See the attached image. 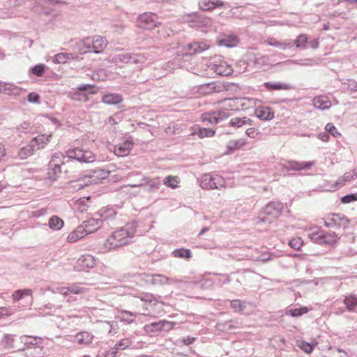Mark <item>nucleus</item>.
Wrapping results in <instances>:
<instances>
[{
  "label": "nucleus",
  "instance_id": "nucleus-1",
  "mask_svg": "<svg viewBox=\"0 0 357 357\" xmlns=\"http://www.w3.org/2000/svg\"><path fill=\"white\" fill-rule=\"evenodd\" d=\"M137 224L131 222L125 226L114 231L104 243V248L106 250L116 249L121 246L128 244L135 235Z\"/></svg>",
  "mask_w": 357,
  "mask_h": 357
},
{
  "label": "nucleus",
  "instance_id": "nucleus-2",
  "mask_svg": "<svg viewBox=\"0 0 357 357\" xmlns=\"http://www.w3.org/2000/svg\"><path fill=\"white\" fill-rule=\"evenodd\" d=\"M107 43L105 38L100 36H93L86 37L77 42L75 46V50L81 54L91 52L99 54L106 48Z\"/></svg>",
  "mask_w": 357,
  "mask_h": 357
},
{
  "label": "nucleus",
  "instance_id": "nucleus-3",
  "mask_svg": "<svg viewBox=\"0 0 357 357\" xmlns=\"http://www.w3.org/2000/svg\"><path fill=\"white\" fill-rule=\"evenodd\" d=\"M136 303H141L143 305L142 310L137 312H130L127 310L121 311V320L126 321L128 324L132 323L137 314L148 315L149 312H147L149 307L152 305L155 304V300L153 296L151 294H145L140 299L135 300Z\"/></svg>",
  "mask_w": 357,
  "mask_h": 357
},
{
  "label": "nucleus",
  "instance_id": "nucleus-4",
  "mask_svg": "<svg viewBox=\"0 0 357 357\" xmlns=\"http://www.w3.org/2000/svg\"><path fill=\"white\" fill-rule=\"evenodd\" d=\"M282 208L281 202H271L263 208L262 214L256 220V224L272 223L281 215Z\"/></svg>",
  "mask_w": 357,
  "mask_h": 357
},
{
  "label": "nucleus",
  "instance_id": "nucleus-5",
  "mask_svg": "<svg viewBox=\"0 0 357 357\" xmlns=\"http://www.w3.org/2000/svg\"><path fill=\"white\" fill-rule=\"evenodd\" d=\"M132 278L134 281L140 286L143 284V282H150L154 285H164L178 282L176 279L168 278L162 274H155L151 276L143 274H136L132 276Z\"/></svg>",
  "mask_w": 357,
  "mask_h": 357
},
{
  "label": "nucleus",
  "instance_id": "nucleus-6",
  "mask_svg": "<svg viewBox=\"0 0 357 357\" xmlns=\"http://www.w3.org/2000/svg\"><path fill=\"white\" fill-rule=\"evenodd\" d=\"M199 185L206 190L221 189L225 187V181L220 175L208 173L202 176Z\"/></svg>",
  "mask_w": 357,
  "mask_h": 357
},
{
  "label": "nucleus",
  "instance_id": "nucleus-7",
  "mask_svg": "<svg viewBox=\"0 0 357 357\" xmlns=\"http://www.w3.org/2000/svg\"><path fill=\"white\" fill-rule=\"evenodd\" d=\"M146 58L143 54H135V53H124L116 54L112 57L111 62L115 65L120 63H135L142 64L144 63Z\"/></svg>",
  "mask_w": 357,
  "mask_h": 357
},
{
  "label": "nucleus",
  "instance_id": "nucleus-8",
  "mask_svg": "<svg viewBox=\"0 0 357 357\" xmlns=\"http://www.w3.org/2000/svg\"><path fill=\"white\" fill-rule=\"evenodd\" d=\"M66 156L70 159H74L86 163L93 162L96 160V156L92 151L79 148L68 150L66 151Z\"/></svg>",
  "mask_w": 357,
  "mask_h": 357
},
{
  "label": "nucleus",
  "instance_id": "nucleus-9",
  "mask_svg": "<svg viewBox=\"0 0 357 357\" xmlns=\"http://www.w3.org/2000/svg\"><path fill=\"white\" fill-rule=\"evenodd\" d=\"M133 176H136L139 177V183H132L128 184L126 186H130L131 188H139L144 184L149 185V191L154 192L156 190L159 189L161 183L159 178L155 179H150L149 178L144 176L139 172H132L129 174V177H132Z\"/></svg>",
  "mask_w": 357,
  "mask_h": 357
},
{
  "label": "nucleus",
  "instance_id": "nucleus-10",
  "mask_svg": "<svg viewBox=\"0 0 357 357\" xmlns=\"http://www.w3.org/2000/svg\"><path fill=\"white\" fill-rule=\"evenodd\" d=\"M310 238L320 245H333L337 239L335 233H328L324 230H317L309 234Z\"/></svg>",
  "mask_w": 357,
  "mask_h": 357
},
{
  "label": "nucleus",
  "instance_id": "nucleus-11",
  "mask_svg": "<svg viewBox=\"0 0 357 357\" xmlns=\"http://www.w3.org/2000/svg\"><path fill=\"white\" fill-rule=\"evenodd\" d=\"M77 91L70 93V98L80 102H86L89 100L86 93L95 94L98 92V88L94 85L86 84L77 86Z\"/></svg>",
  "mask_w": 357,
  "mask_h": 357
},
{
  "label": "nucleus",
  "instance_id": "nucleus-12",
  "mask_svg": "<svg viewBox=\"0 0 357 357\" xmlns=\"http://www.w3.org/2000/svg\"><path fill=\"white\" fill-rule=\"evenodd\" d=\"M137 25L143 29H152L160 23L158 22V17L153 13H144L137 18Z\"/></svg>",
  "mask_w": 357,
  "mask_h": 357
},
{
  "label": "nucleus",
  "instance_id": "nucleus-13",
  "mask_svg": "<svg viewBox=\"0 0 357 357\" xmlns=\"http://www.w3.org/2000/svg\"><path fill=\"white\" fill-rule=\"evenodd\" d=\"M230 115L231 114L228 112V110L224 109L218 111H214L210 113L203 114L202 116V119L203 122H207L211 124H217L228 119L230 116Z\"/></svg>",
  "mask_w": 357,
  "mask_h": 357
},
{
  "label": "nucleus",
  "instance_id": "nucleus-14",
  "mask_svg": "<svg viewBox=\"0 0 357 357\" xmlns=\"http://www.w3.org/2000/svg\"><path fill=\"white\" fill-rule=\"evenodd\" d=\"M324 220L327 227H340L348 222V220L342 213L330 214Z\"/></svg>",
  "mask_w": 357,
  "mask_h": 357
},
{
  "label": "nucleus",
  "instance_id": "nucleus-15",
  "mask_svg": "<svg viewBox=\"0 0 357 357\" xmlns=\"http://www.w3.org/2000/svg\"><path fill=\"white\" fill-rule=\"evenodd\" d=\"M56 291L65 296L70 294H82L87 291V289L81 286L80 283H73L67 287H58Z\"/></svg>",
  "mask_w": 357,
  "mask_h": 357
},
{
  "label": "nucleus",
  "instance_id": "nucleus-16",
  "mask_svg": "<svg viewBox=\"0 0 357 357\" xmlns=\"http://www.w3.org/2000/svg\"><path fill=\"white\" fill-rule=\"evenodd\" d=\"M21 342L24 343L25 348L24 350H29V349L33 348L35 350L40 353L42 350V339L38 337H33L24 335L20 337Z\"/></svg>",
  "mask_w": 357,
  "mask_h": 357
},
{
  "label": "nucleus",
  "instance_id": "nucleus-17",
  "mask_svg": "<svg viewBox=\"0 0 357 357\" xmlns=\"http://www.w3.org/2000/svg\"><path fill=\"white\" fill-rule=\"evenodd\" d=\"M96 261L93 256L90 255H82L78 259L75 268L78 271H85L95 266Z\"/></svg>",
  "mask_w": 357,
  "mask_h": 357
},
{
  "label": "nucleus",
  "instance_id": "nucleus-18",
  "mask_svg": "<svg viewBox=\"0 0 357 357\" xmlns=\"http://www.w3.org/2000/svg\"><path fill=\"white\" fill-rule=\"evenodd\" d=\"M314 165V161L298 162L294 160H289L286 164L283 165V169H285L287 171H300L303 169H308Z\"/></svg>",
  "mask_w": 357,
  "mask_h": 357
},
{
  "label": "nucleus",
  "instance_id": "nucleus-19",
  "mask_svg": "<svg viewBox=\"0 0 357 357\" xmlns=\"http://www.w3.org/2000/svg\"><path fill=\"white\" fill-rule=\"evenodd\" d=\"M103 225L102 219L91 218L83 222L81 227H84L86 234L92 233L100 228Z\"/></svg>",
  "mask_w": 357,
  "mask_h": 357
},
{
  "label": "nucleus",
  "instance_id": "nucleus-20",
  "mask_svg": "<svg viewBox=\"0 0 357 357\" xmlns=\"http://www.w3.org/2000/svg\"><path fill=\"white\" fill-rule=\"evenodd\" d=\"M209 67L214 73L222 76H228L233 72L231 67L226 62H220L218 64L211 63Z\"/></svg>",
  "mask_w": 357,
  "mask_h": 357
},
{
  "label": "nucleus",
  "instance_id": "nucleus-21",
  "mask_svg": "<svg viewBox=\"0 0 357 357\" xmlns=\"http://www.w3.org/2000/svg\"><path fill=\"white\" fill-rule=\"evenodd\" d=\"M199 8L204 11H209L215 8H220L225 6V2L222 0H200L199 1Z\"/></svg>",
  "mask_w": 357,
  "mask_h": 357
},
{
  "label": "nucleus",
  "instance_id": "nucleus-22",
  "mask_svg": "<svg viewBox=\"0 0 357 357\" xmlns=\"http://www.w3.org/2000/svg\"><path fill=\"white\" fill-rule=\"evenodd\" d=\"M133 146V142L131 140H126L123 143L114 147V153L119 157L127 155L130 153Z\"/></svg>",
  "mask_w": 357,
  "mask_h": 357
},
{
  "label": "nucleus",
  "instance_id": "nucleus-23",
  "mask_svg": "<svg viewBox=\"0 0 357 357\" xmlns=\"http://www.w3.org/2000/svg\"><path fill=\"white\" fill-rule=\"evenodd\" d=\"M238 42V37L233 33L223 34L219 39V44L227 47H235Z\"/></svg>",
  "mask_w": 357,
  "mask_h": 357
},
{
  "label": "nucleus",
  "instance_id": "nucleus-24",
  "mask_svg": "<svg viewBox=\"0 0 357 357\" xmlns=\"http://www.w3.org/2000/svg\"><path fill=\"white\" fill-rule=\"evenodd\" d=\"M255 114L258 119L264 121L271 120L274 117V112L268 107H259L256 108Z\"/></svg>",
  "mask_w": 357,
  "mask_h": 357
},
{
  "label": "nucleus",
  "instance_id": "nucleus-25",
  "mask_svg": "<svg viewBox=\"0 0 357 357\" xmlns=\"http://www.w3.org/2000/svg\"><path fill=\"white\" fill-rule=\"evenodd\" d=\"M187 52L185 55L199 53L208 48V46L203 42H195L193 43H188L186 46Z\"/></svg>",
  "mask_w": 357,
  "mask_h": 357
},
{
  "label": "nucleus",
  "instance_id": "nucleus-26",
  "mask_svg": "<svg viewBox=\"0 0 357 357\" xmlns=\"http://www.w3.org/2000/svg\"><path fill=\"white\" fill-rule=\"evenodd\" d=\"M266 42L270 46L278 47L282 50L291 48L293 47L292 44L294 43L293 40L291 39H289L284 41H279L274 38H268Z\"/></svg>",
  "mask_w": 357,
  "mask_h": 357
},
{
  "label": "nucleus",
  "instance_id": "nucleus-27",
  "mask_svg": "<svg viewBox=\"0 0 357 357\" xmlns=\"http://www.w3.org/2000/svg\"><path fill=\"white\" fill-rule=\"evenodd\" d=\"M357 178V168L351 172H346L343 176H340L335 183V189H338L343 186L346 182L356 179Z\"/></svg>",
  "mask_w": 357,
  "mask_h": 357
},
{
  "label": "nucleus",
  "instance_id": "nucleus-28",
  "mask_svg": "<svg viewBox=\"0 0 357 357\" xmlns=\"http://www.w3.org/2000/svg\"><path fill=\"white\" fill-rule=\"evenodd\" d=\"M222 86L215 82H210L202 84L199 86V91L204 94H210L212 93H219L222 91Z\"/></svg>",
  "mask_w": 357,
  "mask_h": 357
},
{
  "label": "nucleus",
  "instance_id": "nucleus-29",
  "mask_svg": "<svg viewBox=\"0 0 357 357\" xmlns=\"http://www.w3.org/2000/svg\"><path fill=\"white\" fill-rule=\"evenodd\" d=\"M253 121L247 116L242 118L235 117L231 118L229 122V126L234 128H241L243 126H252Z\"/></svg>",
  "mask_w": 357,
  "mask_h": 357
},
{
  "label": "nucleus",
  "instance_id": "nucleus-30",
  "mask_svg": "<svg viewBox=\"0 0 357 357\" xmlns=\"http://www.w3.org/2000/svg\"><path fill=\"white\" fill-rule=\"evenodd\" d=\"M51 135H40L34 137L31 141V144L34 145L35 151L43 149L50 142Z\"/></svg>",
  "mask_w": 357,
  "mask_h": 357
},
{
  "label": "nucleus",
  "instance_id": "nucleus-31",
  "mask_svg": "<svg viewBox=\"0 0 357 357\" xmlns=\"http://www.w3.org/2000/svg\"><path fill=\"white\" fill-rule=\"evenodd\" d=\"M123 97L118 93H107L102 96V102L107 105H118L123 101Z\"/></svg>",
  "mask_w": 357,
  "mask_h": 357
},
{
  "label": "nucleus",
  "instance_id": "nucleus-32",
  "mask_svg": "<svg viewBox=\"0 0 357 357\" xmlns=\"http://www.w3.org/2000/svg\"><path fill=\"white\" fill-rule=\"evenodd\" d=\"M313 105L317 109L324 110L331 107V102L326 96H318L313 99Z\"/></svg>",
  "mask_w": 357,
  "mask_h": 357
},
{
  "label": "nucleus",
  "instance_id": "nucleus-33",
  "mask_svg": "<svg viewBox=\"0 0 357 357\" xmlns=\"http://www.w3.org/2000/svg\"><path fill=\"white\" fill-rule=\"evenodd\" d=\"M0 93L7 95L17 96L20 94V89L14 84L9 83H0Z\"/></svg>",
  "mask_w": 357,
  "mask_h": 357
},
{
  "label": "nucleus",
  "instance_id": "nucleus-34",
  "mask_svg": "<svg viewBox=\"0 0 357 357\" xmlns=\"http://www.w3.org/2000/svg\"><path fill=\"white\" fill-rule=\"evenodd\" d=\"M93 338V335L87 331L78 333L75 335L76 341L79 344L87 345L92 342Z\"/></svg>",
  "mask_w": 357,
  "mask_h": 357
},
{
  "label": "nucleus",
  "instance_id": "nucleus-35",
  "mask_svg": "<svg viewBox=\"0 0 357 357\" xmlns=\"http://www.w3.org/2000/svg\"><path fill=\"white\" fill-rule=\"evenodd\" d=\"M264 85L268 91L290 90L292 89L289 84L282 82H264Z\"/></svg>",
  "mask_w": 357,
  "mask_h": 357
},
{
  "label": "nucleus",
  "instance_id": "nucleus-36",
  "mask_svg": "<svg viewBox=\"0 0 357 357\" xmlns=\"http://www.w3.org/2000/svg\"><path fill=\"white\" fill-rule=\"evenodd\" d=\"M86 234L83 227H78L75 230L71 232L67 237L70 243H74L83 238Z\"/></svg>",
  "mask_w": 357,
  "mask_h": 357
},
{
  "label": "nucleus",
  "instance_id": "nucleus-37",
  "mask_svg": "<svg viewBox=\"0 0 357 357\" xmlns=\"http://www.w3.org/2000/svg\"><path fill=\"white\" fill-rule=\"evenodd\" d=\"M192 135H197L200 138L213 137L215 135V130L211 128H200L197 126L193 128Z\"/></svg>",
  "mask_w": 357,
  "mask_h": 357
},
{
  "label": "nucleus",
  "instance_id": "nucleus-38",
  "mask_svg": "<svg viewBox=\"0 0 357 357\" xmlns=\"http://www.w3.org/2000/svg\"><path fill=\"white\" fill-rule=\"evenodd\" d=\"M343 303L348 311H354L357 307V296L353 294L346 296Z\"/></svg>",
  "mask_w": 357,
  "mask_h": 357
},
{
  "label": "nucleus",
  "instance_id": "nucleus-39",
  "mask_svg": "<svg viewBox=\"0 0 357 357\" xmlns=\"http://www.w3.org/2000/svg\"><path fill=\"white\" fill-rule=\"evenodd\" d=\"M35 151H36L34 149V145H33L30 142L29 144L20 149L18 156L20 159L24 160L26 159L29 156L33 154Z\"/></svg>",
  "mask_w": 357,
  "mask_h": 357
},
{
  "label": "nucleus",
  "instance_id": "nucleus-40",
  "mask_svg": "<svg viewBox=\"0 0 357 357\" xmlns=\"http://www.w3.org/2000/svg\"><path fill=\"white\" fill-rule=\"evenodd\" d=\"M92 179H93L95 183H98L102 180L108 177L109 172L105 169H96L93 171L91 173Z\"/></svg>",
  "mask_w": 357,
  "mask_h": 357
},
{
  "label": "nucleus",
  "instance_id": "nucleus-41",
  "mask_svg": "<svg viewBox=\"0 0 357 357\" xmlns=\"http://www.w3.org/2000/svg\"><path fill=\"white\" fill-rule=\"evenodd\" d=\"M0 346L6 349L14 348V335L5 334L0 342Z\"/></svg>",
  "mask_w": 357,
  "mask_h": 357
},
{
  "label": "nucleus",
  "instance_id": "nucleus-42",
  "mask_svg": "<svg viewBox=\"0 0 357 357\" xmlns=\"http://www.w3.org/2000/svg\"><path fill=\"white\" fill-rule=\"evenodd\" d=\"M61 172V169L60 166H49L47 178L51 181H54L59 177Z\"/></svg>",
  "mask_w": 357,
  "mask_h": 357
},
{
  "label": "nucleus",
  "instance_id": "nucleus-43",
  "mask_svg": "<svg viewBox=\"0 0 357 357\" xmlns=\"http://www.w3.org/2000/svg\"><path fill=\"white\" fill-rule=\"evenodd\" d=\"M76 183L79 189L84 186L96 184L93 179H92V174L91 173L88 175H84L83 177L78 178Z\"/></svg>",
  "mask_w": 357,
  "mask_h": 357
},
{
  "label": "nucleus",
  "instance_id": "nucleus-44",
  "mask_svg": "<svg viewBox=\"0 0 357 357\" xmlns=\"http://www.w3.org/2000/svg\"><path fill=\"white\" fill-rule=\"evenodd\" d=\"M307 37L305 34L299 35L296 40H293V47L295 45L296 48L300 50H304L307 47L308 43Z\"/></svg>",
  "mask_w": 357,
  "mask_h": 357
},
{
  "label": "nucleus",
  "instance_id": "nucleus-45",
  "mask_svg": "<svg viewBox=\"0 0 357 357\" xmlns=\"http://www.w3.org/2000/svg\"><path fill=\"white\" fill-rule=\"evenodd\" d=\"M90 197H82L76 201L75 204V208L80 213H84L87 211L89 208L88 202Z\"/></svg>",
  "mask_w": 357,
  "mask_h": 357
},
{
  "label": "nucleus",
  "instance_id": "nucleus-46",
  "mask_svg": "<svg viewBox=\"0 0 357 357\" xmlns=\"http://www.w3.org/2000/svg\"><path fill=\"white\" fill-rule=\"evenodd\" d=\"M71 59H74L72 54L59 53L54 56L53 62L56 63H65Z\"/></svg>",
  "mask_w": 357,
  "mask_h": 357
},
{
  "label": "nucleus",
  "instance_id": "nucleus-47",
  "mask_svg": "<svg viewBox=\"0 0 357 357\" xmlns=\"http://www.w3.org/2000/svg\"><path fill=\"white\" fill-rule=\"evenodd\" d=\"M65 155L61 152L55 153L49 162V166H61L64 163Z\"/></svg>",
  "mask_w": 357,
  "mask_h": 357
},
{
  "label": "nucleus",
  "instance_id": "nucleus-48",
  "mask_svg": "<svg viewBox=\"0 0 357 357\" xmlns=\"http://www.w3.org/2000/svg\"><path fill=\"white\" fill-rule=\"evenodd\" d=\"M49 227L54 230H59L63 226V221L58 216L54 215L49 220Z\"/></svg>",
  "mask_w": 357,
  "mask_h": 357
},
{
  "label": "nucleus",
  "instance_id": "nucleus-49",
  "mask_svg": "<svg viewBox=\"0 0 357 357\" xmlns=\"http://www.w3.org/2000/svg\"><path fill=\"white\" fill-rule=\"evenodd\" d=\"M245 144L246 141L244 139L230 140L227 144V149L229 151H232L241 148Z\"/></svg>",
  "mask_w": 357,
  "mask_h": 357
},
{
  "label": "nucleus",
  "instance_id": "nucleus-50",
  "mask_svg": "<svg viewBox=\"0 0 357 357\" xmlns=\"http://www.w3.org/2000/svg\"><path fill=\"white\" fill-rule=\"evenodd\" d=\"M172 255L174 257L177 258L190 259L192 257V252L190 250L185 248L176 249L172 252Z\"/></svg>",
  "mask_w": 357,
  "mask_h": 357
},
{
  "label": "nucleus",
  "instance_id": "nucleus-51",
  "mask_svg": "<svg viewBox=\"0 0 357 357\" xmlns=\"http://www.w3.org/2000/svg\"><path fill=\"white\" fill-rule=\"evenodd\" d=\"M231 308L236 312H242L245 309V302L240 300H233L230 303Z\"/></svg>",
  "mask_w": 357,
  "mask_h": 357
},
{
  "label": "nucleus",
  "instance_id": "nucleus-52",
  "mask_svg": "<svg viewBox=\"0 0 357 357\" xmlns=\"http://www.w3.org/2000/svg\"><path fill=\"white\" fill-rule=\"evenodd\" d=\"M163 320L159 321L158 322H153L150 324L145 326V330L147 332H155L162 331Z\"/></svg>",
  "mask_w": 357,
  "mask_h": 357
},
{
  "label": "nucleus",
  "instance_id": "nucleus-53",
  "mask_svg": "<svg viewBox=\"0 0 357 357\" xmlns=\"http://www.w3.org/2000/svg\"><path fill=\"white\" fill-rule=\"evenodd\" d=\"M116 215V211L112 208H109L105 209L102 213H100L99 215L101 219H102V222L107 219H113L115 218Z\"/></svg>",
  "mask_w": 357,
  "mask_h": 357
},
{
  "label": "nucleus",
  "instance_id": "nucleus-54",
  "mask_svg": "<svg viewBox=\"0 0 357 357\" xmlns=\"http://www.w3.org/2000/svg\"><path fill=\"white\" fill-rule=\"evenodd\" d=\"M255 63L258 66H266L269 63V58L266 55L257 54L254 59Z\"/></svg>",
  "mask_w": 357,
  "mask_h": 357
},
{
  "label": "nucleus",
  "instance_id": "nucleus-55",
  "mask_svg": "<svg viewBox=\"0 0 357 357\" xmlns=\"http://www.w3.org/2000/svg\"><path fill=\"white\" fill-rule=\"evenodd\" d=\"M163 183L165 185L170 187L172 188H176L178 183V178L176 176H167Z\"/></svg>",
  "mask_w": 357,
  "mask_h": 357
},
{
  "label": "nucleus",
  "instance_id": "nucleus-56",
  "mask_svg": "<svg viewBox=\"0 0 357 357\" xmlns=\"http://www.w3.org/2000/svg\"><path fill=\"white\" fill-rule=\"evenodd\" d=\"M289 62L301 66H312L317 64V60L314 59H305L304 60H294Z\"/></svg>",
  "mask_w": 357,
  "mask_h": 357
},
{
  "label": "nucleus",
  "instance_id": "nucleus-57",
  "mask_svg": "<svg viewBox=\"0 0 357 357\" xmlns=\"http://www.w3.org/2000/svg\"><path fill=\"white\" fill-rule=\"evenodd\" d=\"M307 312V309L305 307L295 308L289 310L287 312L288 314H290L291 317H296L301 316L302 314L306 313Z\"/></svg>",
  "mask_w": 357,
  "mask_h": 357
},
{
  "label": "nucleus",
  "instance_id": "nucleus-58",
  "mask_svg": "<svg viewBox=\"0 0 357 357\" xmlns=\"http://www.w3.org/2000/svg\"><path fill=\"white\" fill-rule=\"evenodd\" d=\"M16 130L20 133H27L31 130V126L29 122L24 121L17 126Z\"/></svg>",
  "mask_w": 357,
  "mask_h": 357
},
{
  "label": "nucleus",
  "instance_id": "nucleus-59",
  "mask_svg": "<svg viewBox=\"0 0 357 357\" xmlns=\"http://www.w3.org/2000/svg\"><path fill=\"white\" fill-rule=\"evenodd\" d=\"M132 341L129 338H125L123 340H121L119 342H118L115 344L116 349H125L126 348L128 347L130 345H131Z\"/></svg>",
  "mask_w": 357,
  "mask_h": 357
},
{
  "label": "nucleus",
  "instance_id": "nucleus-60",
  "mask_svg": "<svg viewBox=\"0 0 357 357\" xmlns=\"http://www.w3.org/2000/svg\"><path fill=\"white\" fill-rule=\"evenodd\" d=\"M303 245V240L301 238H293L289 241V245L295 250H299Z\"/></svg>",
  "mask_w": 357,
  "mask_h": 357
},
{
  "label": "nucleus",
  "instance_id": "nucleus-61",
  "mask_svg": "<svg viewBox=\"0 0 357 357\" xmlns=\"http://www.w3.org/2000/svg\"><path fill=\"white\" fill-rule=\"evenodd\" d=\"M325 130L334 137L340 136V133L337 131L335 126L331 123H328L326 125Z\"/></svg>",
  "mask_w": 357,
  "mask_h": 357
},
{
  "label": "nucleus",
  "instance_id": "nucleus-62",
  "mask_svg": "<svg viewBox=\"0 0 357 357\" xmlns=\"http://www.w3.org/2000/svg\"><path fill=\"white\" fill-rule=\"evenodd\" d=\"M298 346L307 354H310L313 351V345L304 341L299 342Z\"/></svg>",
  "mask_w": 357,
  "mask_h": 357
},
{
  "label": "nucleus",
  "instance_id": "nucleus-63",
  "mask_svg": "<svg viewBox=\"0 0 357 357\" xmlns=\"http://www.w3.org/2000/svg\"><path fill=\"white\" fill-rule=\"evenodd\" d=\"M45 71V66L43 64H38L31 68V72L33 75L37 76H42Z\"/></svg>",
  "mask_w": 357,
  "mask_h": 357
},
{
  "label": "nucleus",
  "instance_id": "nucleus-64",
  "mask_svg": "<svg viewBox=\"0 0 357 357\" xmlns=\"http://www.w3.org/2000/svg\"><path fill=\"white\" fill-rule=\"evenodd\" d=\"M354 201H357V193L347 195L341 198V202L344 204H348Z\"/></svg>",
  "mask_w": 357,
  "mask_h": 357
}]
</instances>
